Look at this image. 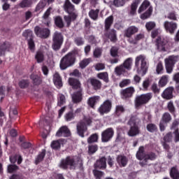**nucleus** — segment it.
Instances as JSON below:
<instances>
[{"label":"nucleus","mask_w":179,"mask_h":179,"mask_svg":"<svg viewBox=\"0 0 179 179\" xmlns=\"http://www.w3.org/2000/svg\"><path fill=\"white\" fill-rule=\"evenodd\" d=\"M63 9L66 13H68L69 15H64V22L66 23V27H69L72 22H75L78 19V11L75 8V5L71 2V0H65L63 4Z\"/></svg>","instance_id":"obj_1"},{"label":"nucleus","mask_w":179,"mask_h":179,"mask_svg":"<svg viewBox=\"0 0 179 179\" xmlns=\"http://www.w3.org/2000/svg\"><path fill=\"white\" fill-rule=\"evenodd\" d=\"M136 157L138 160H141L139 165L141 167H145V166H150L149 160L150 162L156 160V159H157V155L153 152L146 153L145 152V147L141 146L136 154Z\"/></svg>","instance_id":"obj_2"},{"label":"nucleus","mask_w":179,"mask_h":179,"mask_svg":"<svg viewBox=\"0 0 179 179\" xmlns=\"http://www.w3.org/2000/svg\"><path fill=\"white\" fill-rule=\"evenodd\" d=\"M76 166L79 169H83V160L76 156H67L65 159H62L59 164V167L63 170H68L69 167L72 169V167H76Z\"/></svg>","instance_id":"obj_3"},{"label":"nucleus","mask_w":179,"mask_h":179,"mask_svg":"<svg viewBox=\"0 0 179 179\" xmlns=\"http://www.w3.org/2000/svg\"><path fill=\"white\" fill-rule=\"evenodd\" d=\"M76 55H78V50H73L66 55H65L60 60V69L65 71L67 68L73 66L76 62Z\"/></svg>","instance_id":"obj_4"},{"label":"nucleus","mask_w":179,"mask_h":179,"mask_svg":"<svg viewBox=\"0 0 179 179\" xmlns=\"http://www.w3.org/2000/svg\"><path fill=\"white\" fill-rule=\"evenodd\" d=\"M64 44V35L62 33L56 31L52 36V49L53 51H59Z\"/></svg>","instance_id":"obj_5"},{"label":"nucleus","mask_w":179,"mask_h":179,"mask_svg":"<svg viewBox=\"0 0 179 179\" xmlns=\"http://www.w3.org/2000/svg\"><path fill=\"white\" fill-rule=\"evenodd\" d=\"M152 98L153 94L151 92L137 95L134 99V106L136 108H139L142 107V106L148 104V103H149Z\"/></svg>","instance_id":"obj_6"},{"label":"nucleus","mask_w":179,"mask_h":179,"mask_svg":"<svg viewBox=\"0 0 179 179\" xmlns=\"http://www.w3.org/2000/svg\"><path fill=\"white\" fill-rule=\"evenodd\" d=\"M141 63V71L143 72V75H146L148 72V62H146V57L145 56L140 55L136 57L135 66L139 70V64Z\"/></svg>","instance_id":"obj_7"},{"label":"nucleus","mask_w":179,"mask_h":179,"mask_svg":"<svg viewBox=\"0 0 179 179\" xmlns=\"http://www.w3.org/2000/svg\"><path fill=\"white\" fill-rule=\"evenodd\" d=\"M34 33L39 38H48L51 36V30L48 28H43L38 26L35 27Z\"/></svg>","instance_id":"obj_8"},{"label":"nucleus","mask_w":179,"mask_h":179,"mask_svg":"<svg viewBox=\"0 0 179 179\" xmlns=\"http://www.w3.org/2000/svg\"><path fill=\"white\" fill-rule=\"evenodd\" d=\"M22 36L27 40L28 47L30 51H34L36 50V43H34L33 32L29 29H27L23 32Z\"/></svg>","instance_id":"obj_9"},{"label":"nucleus","mask_w":179,"mask_h":179,"mask_svg":"<svg viewBox=\"0 0 179 179\" xmlns=\"http://www.w3.org/2000/svg\"><path fill=\"white\" fill-rule=\"evenodd\" d=\"M111 108H113V102L107 99L99 107L98 113L100 115H104V114H108L111 111Z\"/></svg>","instance_id":"obj_10"},{"label":"nucleus","mask_w":179,"mask_h":179,"mask_svg":"<svg viewBox=\"0 0 179 179\" xmlns=\"http://www.w3.org/2000/svg\"><path fill=\"white\" fill-rule=\"evenodd\" d=\"M165 68L167 73H171L176 62H177V57L169 56L168 58L165 59Z\"/></svg>","instance_id":"obj_11"},{"label":"nucleus","mask_w":179,"mask_h":179,"mask_svg":"<svg viewBox=\"0 0 179 179\" xmlns=\"http://www.w3.org/2000/svg\"><path fill=\"white\" fill-rule=\"evenodd\" d=\"M135 94V88L134 87H129L120 91V96L122 100H129L132 99Z\"/></svg>","instance_id":"obj_12"},{"label":"nucleus","mask_w":179,"mask_h":179,"mask_svg":"<svg viewBox=\"0 0 179 179\" xmlns=\"http://www.w3.org/2000/svg\"><path fill=\"white\" fill-rule=\"evenodd\" d=\"M114 136V129L113 127H108L101 133V142L104 143L110 142Z\"/></svg>","instance_id":"obj_13"},{"label":"nucleus","mask_w":179,"mask_h":179,"mask_svg":"<svg viewBox=\"0 0 179 179\" xmlns=\"http://www.w3.org/2000/svg\"><path fill=\"white\" fill-rule=\"evenodd\" d=\"M157 48L158 51L166 52V45H167V43L169 41L166 38H164L162 36H158L155 41Z\"/></svg>","instance_id":"obj_14"},{"label":"nucleus","mask_w":179,"mask_h":179,"mask_svg":"<svg viewBox=\"0 0 179 179\" xmlns=\"http://www.w3.org/2000/svg\"><path fill=\"white\" fill-rule=\"evenodd\" d=\"M71 130L68 128V126H62L61 127L58 131L56 132V136L57 138H69L71 136Z\"/></svg>","instance_id":"obj_15"},{"label":"nucleus","mask_w":179,"mask_h":179,"mask_svg":"<svg viewBox=\"0 0 179 179\" xmlns=\"http://www.w3.org/2000/svg\"><path fill=\"white\" fill-rule=\"evenodd\" d=\"M104 36L108 38L111 43H117L118 41L117 31L114 29L109 30L104 29Z\"/></svg>","instance_id":"obj_16"},{"label":"nucleus","mask_w":179,"mask_h":179,"mask_svg":"<svg viewBox=\"0 0 179 179\" xmlns=\"http://www.w3.org/2000/svg\"><path fill=\"white\" fill-rule=\"evenodd\" d=\"M164 27L166 33H169V34H174L177 30V23L173 21H165L164 23Z\"/></svg>","instance_id":"obj_17"},{"label":"nucleus","mask_w":179,"mask_h":179,"mask_svg":"<svg viewBox=\"0 0 179 179\" xmlns=\"http://www.w3.org/2000/svg\"><path fill=\"white\" fill-rule=\"evenodd\" d=\"M52 11V7H49L42 16L43 20V23L46 26V27H51V19L50 16L51 15V12Z\"/></svg>","instance_id":"obj_18"},{"label":"nucleus","mask_w":179,"mask_h":179,"mask_svg":"<svg viewBox=\"0 0 179 179\" xmlns=\"http://www.w3.org/2000/svg\"><path fill=\"white\" fill-rule=\"evenodd\" d=\"M77 134L80 138H85V132L87 131V126L84 122H79L76 125Z\"/></svg>","instance_id":"obj_19"},{"label":"nucleus","mask_w":179,"mask_h":179,"mask_svg":"<svg viewBox=\"0 0 179 179\" xmlns=\"http://www.w3.org/2000/svg\"><path fill=\"white\" fill-rule=\"evenodd\" d=\"M83 100V90H78L72 94V101L74 104L81 103Z\"/></svg>","instance_id":"obj_20"},{"label":"nucleus","mask_w":179,"mask_h":179,"mask_svg":"<svg viewBox=\"0 0 179 179\" xmlns=\"http://www.w3.org/2000/svg\"><path fill=\"white\" fill-rule=\"evenodd\" d=\"M94 167V169H99V170H106V169H107V159L106 157H101L97 159Z\"/></svg>","instance_id":"obj_21"},{"label":"nucleus","mask_w":179,"mask_h":179,"mask_svg":"<svg viewBox=\"0 0 179 179\" xmlns=\"http://www.w3.org/2000/svg\"><path fill=\"white\" fill-rule=\"evenodd\" d=\"M69 84L70 86H71L73 90L76 91L83 90V88H82V84L80 83V81L76 78H69Z\"/></svg>","instance_id":"obj_22"},{"label":"nucleus","mask_w":179,"mask_h":179,"mask_svg":"<svg viewBox=\"0 0 179 179\" xmlns=\"http://www.w3.org/2000/svg\"><path fill=\"white\" fill-rule=\"evenodd\" d=\"M139 31V29L135 26H130L124 31V37L131 38L134 34H136Z\"/></svg>","instance_id":"obj_23"},{"label":"nucleus","mask_w":179,"mask_h":179,"mask_svg":"<svg viewBox=\"0 0 179 179\" xmlns=\"http://www.w3.org/2000/svg\"><path fill=\"white\" fill-rule=\"evenodd\" d=\"M173 92L174 87H169L164 90L161 96L164 100H171L174 97V95H173Z\"/></svg>","instance_id":"obj_24"},{"label":"nucleus","mask_w":179,"mask_h":179,"mask_svg":"<svg viewBox=\"0 0 179 179\" xmlns=\"http://www.w3.org/2000/svg\"><path fill=\"white\" fill-rule=\"evenodd\" d=\"M10 43L8 41L0 43V57L5 56V53L10 50Z\"/></svg>","instance_id":"obj_25"},{"label":"nucleus","mask_w":179,"mask_h":179,"mask_svg":"<svg viewBox=\"0 0 179 179\" xmlns=\"http://www.w3.org/2000/svg\"><path fill=\"white\" fill-rule=\"evenodd\" d=\"M53 83L57 89H61L64 86L62 78L59 73L56 72L53 76Z\"/></svg>","instance_id":"obj_26"},{"label":"nucleus","mask_w":179,"mask_h":179,"mask_svg":"<svg viewBox=\"0 0 179 179\" xmlns=\"http://www.w3.org/2000/svg\"><path fill=\"white\" fill-rule=\"evenodd\" d=\"M141 134V128L138 125L130 126V129L127 132L129 136H136Z\"/></svg>","instance_id":"obj_27"},{"label":"nucleus","mask_w":179,"mask_h":179,"mask_svg":"<svg viewBox=\"0 0 179 179\" xmlns=\"http://www.w3.org/2000/svg\"><path fill=\"white\" fill-rule=\"evenodd\" d=\"M116 161L120 167H126L128 164V158L124 155H118L116 158Z\"/></svg>","instance_id":"obj_28"},{"label":"nucleus","mask_w":179,"mask_h":179,"mask_svg":"<svg viewBox=\"0 0 179 179\" xmlns=\"http://www.w3.org/2000/svg\"><path fill=\"white\" fill-rule=\"evenodd\" d=\"M88 82L92 86L94 90H100L101 89V81L96 78H89Z\"/></svg>","instance_id":"obj_29"},{"label":"nucleus","mask_w":179,"mask_h":179,"mask_svg":"<svg viewBox=\"0 0 179 179\" xmlns=\"http://www.w3.org/2000/svg\"><path fill=\"white\" fill-rule=\"evenodd\" d=\"M64 142H65V139L64 138L55 140L52 141L50 146L54 150H59L61 149V145H63Z\"/></svg>","instance_id":"obj_30"},{"label":"nucleus","mask_w":179,"mask_h":179,"mask_svg":"<svg viewBox=\"0 0 179 179\" xmlns=\"http://www.w3.org/2000/svg\"><path fill=\"white\" fill-rule=\"evenodd\" d=\"M30 79L32 80L34 86H40L43 83V78L37 74H31Z\"/></svg>","instance_id":"obj_31"},{"label":"nucleus","mask_w":179,"mask_h":179,"mask_svg":"<svg viewBox=\"0 0 179 179\" xmlns=\"http://www.w3.org/2000/svg\"><path fill=\"white\" fill-rule=\"evenodd\" d=\"M10 163L13 164H15L17 162V164H22V162H23V157L20 154H15L13 155L10 156L9 157Z\"/></svg>","instance_id":"obj_32"},{"label":"nucleus","mask_w":179,"mask_h":179,"mask_svg":"<svg viewBox=\"0 0 179 179\" xmlns=\"http://www.w3.org/2000/svg\"><path fill=\"white\" fill-rule=\"evenodd\" d=\"M47 6V0H40L35 7L34 12H39L41 13L44 10V8Z\"/></svg>","instance_id":"obj_33"},{"label":"nucleus","mask_w":179,"mask_h":179,"mask_svg":"<svg viewBox=\"0 0 179 179\" xmlns=\"http://www.w3.org/2000/svg\"><path fill=\"white\" fill-rule=\"evenodd\" d=\"M113 23L114 17L113 15H110L109 17H106L104 22V30H110Z\"/></svg>","instance_id":"obj_34"},{"label":"nucleus","mask_w":179,"mask_h":179,"mask_svg":"<svg viewBox=\"0 0 179 179\" xmlns=\"http://www.w3.org/2000/svg\"><path fill=\"white\" fill-rule=\"evenodd\" d=\"M139 122H141V119H139L138 116L131 115L130 118L127 122V125H129L130 127L139 125Z\"/></svg>","instance_id":"obj_35"},{"label":"nucleus","mask_w":179,"mask_h":179,"mask_svg":"<svg viewBox=\"0 0 179 179\" xmlns=\"http://www.w3.org/2000/svg\"><path fill=\"white\" fill-rule=\"evenodd\" d=\"M145 38V34H138L134 36V39L129 40V43L130 44H134V45H136L141 40H143Z\"/></svg>","instance_id":"obj_36"},{"label":"nucleus","mask_w":179,"mask_h":179,"mask_svg":"<svg viewBox=\"0 0 179 179\" xmlns=\"http://www.w3.org/2000/svg\"><path fill=\"white\" fill-rule=\"evenodd\" d=\"M18 86L20 89H27L30 86V80L29 79H20L18 81Z\"/></svg>","instance_id":"obj_37"},{"label":"nucleus","mask_w":179,"mask_h":179,"mask_svg":"<svg viewBox=\"0 0 179 179\" xmlns=\"http://www.w3.org/2000/svg\"><path fill=\"white\" fill-rule=\"evenodd\" d=\"M100 12V10L99 9H92L89 11L88 15L92 20H97L99 19V13Z\"/></svg>","instance_id":"obj_38"},{"label":"nucleus","mask_w":179,"mask_h":179,"mask_svg":"<svg viewBox=\"0 0 179 179\" xmlns=\"http://www.w3.org/2000/svg\"><path fill=\"white\" fill-rule=\"evenodd\" d=\"M18 6L22 9H24V8H31L33 6V0H22Z\"/></svg>","instance_id":"obj_39"},{"label":"nucleus","mask_w":179,"mask_h":179,"mask_svg":"<svg viewBox=\"0 0 179 179\" xmlns=\"http://www.w3.org/2000/svg\"><path fill=\"white\" fill-rule=\"evenodd\" d=\"M152 13H153V8L150 6L145 13L141 14V19H142V20H146V19H149V17L152 16Z\"/></svg>","instance_id":"obj_40"},{"label":"nucleus","mask_w":179,"mask_h":179,"mask_svg":"<svg viewBox=\"0 0 179 179\" xmlns=\"http://www.w3.org/2000/svg\"><path fill=\"white\" fill-rule=\"evenodd\" d=\"M169 175L172 179H179V171L177 169V166H173L171 169Z\"/></svg>","instance_id":"obj_41"},{"label":"nucleus","mask_w":179,"mask_h":179,"mask_svg":"<svg viewBox=\"0 0 179 179\" xmlns=\"http://www.w3.org/2000/svg\"><path fill=\"white\" fill-rule=\"evenodd\" d=\"M173 120L171 115L169 112H165L162 117L161 121L164 122V124H169L170 122Z\"/></svg>","instance_id":"obj_42"},{"label":"nucleus","mask_w":179,"mask_h":179,"mask_svg":"<svg viewBox=\"0 0 179 179\" xmlns=\"http://www.w3.org/2000/svg\"><path fill=\"white\" fill-rule=\"evenodd\" d=\"M45 157V150H42V151L38 155V156L35 159V164H40L44 158Z\"/></svg>","instance_id":"obj_43"},{"label":"nucleus","mask_w":179,"mask_h":179,"mask_svg":"<svg viewBox=\"0 0 179 179\" xmlns=\"http://www.w3.org/2000/svg\"><path fill=\"white\" fill-rule=\"evenodd\" d=\"M122 65L126 71H131L132 69V58H127Z\"/></svg>","instance_id":"obj_44"},{"label":"nucleus","mask_w":179,"mask_h":179,"mask_svg":"<svg viewBox=\"0 0 179 179\" xmlns=\"http://www.w3.org/2000/svg\"><path fill=\"white\" fill-rule=\"evenodd\" d=\"M55 24L59 29H64L65 24H64V20L61 16H57L55 17Z\"/></svg>","instance_id":"obj_45"},{"label":"nucleus","mask_w":179,"mask_h":179,"mask_svg":"<svg viewBox=\"0 0 179 179\" xmlns=\"http://www.w3.org/2000/svg\"><path fill=\"white\" fill-rule=\"evenodd\" d=\"M125 113V108L122 105H117L115 106V117H120L121 114Z\"/></svg>","instance_id":"obj_46"},{"label":"nucleus","mask_w":179,"mask_h":179,"mask_svg":"<svg viewBox=\"0 0 179 179\" xmlns=\"http://www.w3.org/2000/svg\"><path fill=\"white\" fill-rule=\"evenodd\" d=\"M125 72H127V70L122 64L115 68V73L117 75V76H121V75H124Z\"/></svg>","instance_id":"obj_47"},{"label":"nucleus","mask_w":179,"mask_h":179,"mask_svg":"<svg viewBox=\"0 0 179 179\" xmlns=\"http://www.w3.org/2000/svg\"><path fill=\"white\" fill-rule=\"evenodd\" d=\"M167 83H169V76L164 75L159 79L158 85L159 87H164Z\"/></svg>","instance_id":"obj_48"},{"label":"nucleus","mask_w":179,"mask_h":179,"mask_svg":"<svg viewBox=\"0 0 179 179\" xmlns=\"http://www.w3.org/2000/svg\"><path fill=\"white\" fill-rule=\"evenodd\" d=\"M149 6H150V2L148 0H145L138 8V13H142V12L146 10Z\"/></svg>","instance_id":"obj_49"},{"label":"nucleus","mask_w":179,"mask_h":179,"mask_svg":"<svg viewBox=\"0 0 179 179\" xmlns=\"http://www.w3.org/2000/svg\"><path fill=\"white\" fill-rule=\"evenodd\" d=\"M96 142H99V134L97 133L92 134L87 138V143H89V145L92 143H96Z\"/></svg>","instance_id":"obj_50"},{"label":"nucleus","mask_w":179,"mask_h":179,"mask_svg":"<svg viewBox=\"0 0 179 179\" xmlns=\"http://www.w3.org/2000/svg\"><path fill=\"white\" fill-rule=\"evenodd\" d=\"M99 150V145L96 144H91L88 145V155L92 156V155H94L96 152Z\"/></svg>","instance_id":"obj_51"},{"label":"nucleus","mask_w":179,"mask_h":179,"mask_svg":"<svg viewBox=\"0 0 179 179\" xmlns=\"http://www.w3.org/2000/svg\"><path fill=\"white\" fill-rule=\"evenodd\" d=\"M35 59L38 64L44 62V53L41 51H38L35 55Z\"/></svg>","instance_id":"obj_52"},{"label":"nucleus","mask_w":179,"mask_h":179,"mask_svg":"<svg viewBox=\"0 0 179 179\" xmlns=\"http://www.w3.org/2000/svg\"><path fill=\"white\" fill-rule=\"evenodd\" d=\"M146 129L148 132L154 134V132H157V126L155 124L150 123L146 126Z\"/></svg>","instance_id":"obj_53"},{"label":"nucleus","mask_w":179,"mask_h":179,"mask_svg":"<svg viewBox=\"0 0 179 179\" xmlns=\"http://www.w3.org/2000/svg\"><path fill=\"white\" fill-rule=\"evenodd\" d=\"M100 99V96H92L88 99V105L91 108H94V106H96V103H97V100Z\"/></svg>","instance_id":"obj_54"},{"label":"nucleus","mask_w":179,"mask_h":179,"mask_svg":"<svg viewBox=\"0 0 179 179\" xmlns=\"http://www.w3.org/2000/svg\"><path fill=\"white\" fill-rule=\"evenodd\" d=\"M97 78L99 79H101L106 83H108V82H109V80H108V73H107V72L99 73L97 74Z\"/></svg>","instance_id":"obj_55"},{"label":"nucleus","mask_w":179,"mask_h":179,"mask_svg":"<svg viewBox=\"0 0 179 179\" xmlns=\"http://www.w3.org/2000/svg\"><path fill=\"white\" fill-rule=\"evenodd\" d=\"M167 108L168 111H169V113H171L172 115L176 116V106H174V103L173 102V101H170L167 103Z\"/></svg>","instance_id":"obj_56"},{"label":"nucleus","mask_w":179,"mask_h":179,"mask_svg":"<svg viewBox=\"0 0 179 179\" xmlns=\"http://www.w3.org/2000/svg\"><path fill=\"white\" fill-rule=\"evenodd\" d=\"M103 54V48H95L93 52L94 58H100Z\"/></svg>","instance_id":"obj_57"},{"label":"nucleus","mask_w":179,"mask_h":179,"mask_svg":"<svg viewBox=\"0 0 179 179\" xmlns=\"http://www.w3.org/2000/svg\"><path fill=\"white\" fill-rule=\"evenodd\" d=\"M111 5L115 6V8H121L125 5V0H113Z\"/></svg>","instance_id":"obj_58"},{"label":"nucleus","mask_w":179,"mask_h":179,"mask_svg":"<svg viewBox=\"0 0 179 179\" xmlns=\"http://www.w3.org/2000/svg\"><path fill=\"white\" fill-rule=\"evenodd\" d=\"M75 115L73 113V111L71 110L69 111L67 113L64 115V119L67 122H69V121H72V120H75Z\"/></svg>","instance_id":"obj_59"},{"label":"nucleus","mask_w":179,"mask_h":179,"mask_svg":"<svg viewBox=\"0 0 179 179\" xmlns=\"http://www.w3.org/2000/svg\"><path fill=\"white\" fill-rule=\"evenodd\" d=\"M156 27V22L150 21L145 23V29L148 31H152Z\"/></svg>","instance_id":"obj_60"},{"label":"nucleus","mask_w":179,"mask_h":179,"mask_svg":"<svg viewBox=\"0 0 179 179\" xmlns=\"http://www.w3.org/2000/svg\"><path fill=\"white\" fill-rule=\"evenodd\" d=\"M74 43L78 47H80V45L85 44V39L82 36H76L74 38Z\"/></svg>","instance_id":"obj_61"},{"label":"nucleus","mask_w":179,"mask_h":179,"mask_svg":"<svg viewBox=\"0 0 179 179\" xmlns=\"http://www.w3.org/2000/svg\"><path fill=\"white\" fill-rule=\"evenodd\" d=\"M65 101H66L65 95L62 94H59L58 95L57 106H59V107H62V106H64L65 104Z\"/></svg>","instance_id":"obj_62"},{"label":"nucleus","mask_w":179,"mask_h":179,"mask_svg":"<svg viewBox=\"0 0 179 179\" xmlns=\"http://www.w3.org/2000/svg\"><path fill=\"white\" fill-rule=\"evenodd\" d=\"M18 169L19 166L16 164H10L7 168L8 173H10V174H12V173H15V171H17Z\"/></svg>","instance_id":"obj_63"},{"label":"nucleus","mask_w":179,"mask_h":179,"mask_svg":"<svg viewBox=\"0 0 179 179\" xmlns=\"http://www.w3.org/2000/svg\"><path fill=\"white\" fill-rule=\"evenodd\" d=\"M164 141L170 143L173 142V132L169 131L164 136Z\"/></svg>","instance_id":"obj_64"}]
</instances>
